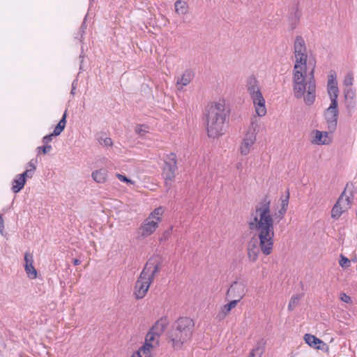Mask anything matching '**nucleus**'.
<instances>
[{
    "mask_svg": "<svg viewBox=\"0 0 357 357\" xmlns=\"http://www.w3.org/2000/svg\"><path fill=\"white\" fill-rule=\"evenodd\" d=\"M251 230L257 231V239L252 238L248 245V257L252 262H255L260 251L265 255L273 252L274 227L273 220L271 215V201L265 197L255 207L251 214V220L248 223Z\"/></svg>",
    "mask_w": 357,
    "mask_h": 357,
    "instance_id": "obj_1",
    "label": "nucleus"
},
{
    "mask_svg": "<svg viewBox=\"0 0 357 357\" xmlns=\"http://www.w3.org/2000/svg\"><path fill=\"white\" fill-rule=\"evenodd\" d=\"M230 114V107L224 99L212 102L206 108V125L207 135L210 138H218L227 131Z\"/></svg>",
    "mask_w": 357,
    "mask_h": 357,
    "instance_id": "obj_2",
    "label": "nucleus"
},
{
    "mask_svg": "<svg viewBox=\"0 0 357 357\" xmlns=\"http://www.w3.org/2000/svg\"><path fill=\"white\" fill-rule=\"evenodd\" d=\"M314 68L312 69L307 80L306 68H298L294 65L293 70V93L296 98H303L306 105H311L316 97V83L314 77Z\"/></svg>",
    "mask_w": 357,
    "mask_h": 357,
    "instance_id": "obj_3",
    "label": "nucleus"
},
{
    "mask_svg": "<svg viewBox=\"0 0 357 357\" xmlns=\"http://www.w3.org/2000/svg\"><path fill=\"white\" fill-rule=\"evenodd\" d=\"M161 261L158 257H151L146 263L135 282L133 296L136 300L143 298L155 276L160 272Z\"/></svg>",
    "mask_w": 357,
    "mask_h": 357,
    "instance_id": "obj_4",
    "label": "nucleus"
},
{
    "mask_svg": "<svg viewBox=\"0 0 357 357\" xmlns=\"http://www.w3.org/2000/svg\"><path fill=\"white\" fill-rule=\"evenodd\" d=\"M336 78V73L335 72H331L328 77L327 92L331 103L324 112V117L328 125V129L331 132L335 131L337 128L339 115L337 103L339 89Z\"/></svg>",
    "mask_w": 357,
    "mask_h": 357,
    "instance_id": "obj_5",
    "label": "nucleus"
},
{
    "mask_svg": "<svg viewBox=\"0 0 357 357\" xmlns=\"http://www.w3.org/2000/svg\"><path fill=\"white\" fill-rule=\"evenodd\" d=\"M195 324L188 317H180L167 333V338L175 349H179L192 337Z\"/></svg>",
    "mask_w": 357,
    "mask_h": 357,
    "instance_id": "obj_6",
    "label": "nucleus"
},
{
    "mask_svg": "<svg viewBox=\"0 0 357 357\" xmlns=\"http://www.w3.org/2000/svg\"><path fill=\"white\" fill-rule=\"evenodd\" d=\"M246 89L253 102L257 114L259 116H265L266 114V101L261 93L259 81L255 75L247 78Z\"/></svg>",
    "mask_w": 357,
    "mask_h": 357,
    "instance_id": "obj_7",
    "label": "nucleus"
},
{
    "mask_svg": "<svg viewBox=\"0 0 357 357\" xmlns=\"http://www.w3.org/2000/svg\"><path fill=\"white\" fill-rule=\"evenodd\" d=\"M164 165L162 176L164 179L165 186L168 192L174 182L176 174L178 170L177 157L174 153H169L164 156Z\"/></svg>",
    "mask_w": 357,
    "mask_h": 357,
    "instance_id": "obj_8",
    "label": "nucleus"
},
{
    "mask_svg": "<svg viewBox=\"0 0 357 357\" xmlns=\"http://www.w3.org/2000/svg\"><path fill=\"white\" fill-rule=\"evenodd\" d=\"M295 63L298 68H306L307 54L305 42L301 36L296 37L294 44Z\"/></svg>",
    "mask_w": 357,
    "mask_h": 357,
    "instance_id": "obj_9",
    "label": "nucleus"
},
{
    "mask_svg": "<svg viewBox=\"0 0 357 357\" xmlns=\"http://www.w3.org/2000/svg\"><path fill=\"white\" fill-rule=\"evenodd\" d=\"M257 132L254 128H249L243 139L240 146L241 153L247 155L251 149L252 146L256 141Z\"/></svg>",
    "mask_w": 357,
    "mask_h": 357,
    "instance_id": "obj_10",
    "label": "nucleus"
},
{
    "mask_svg": "<svg viewBox=\"0 0 357 357\" xmlns=\"http://www.w3.org/2000/svg\"><path fill=\"white\" fill-rule=\"evenodd\" d=\"M246 292V285L242 282H234L228 289L226 296L229 298L241 301Z\"/></svg>",
    "mask_w": 357,
    "mask_h": 357,
    "instance_id": "obj_11",
    "label": "nucleus"
},
{
    "mask_svg": "<svg viewBox=\"0 0 357 357\" xmlns=\"http://www.w3.org/2000/svg\"><path fill=\"white\" fill-rule=\"evenodd\" d=\"M24 271L27 275V277L31 279H36L37 278V270L33 266V256L31 253L26 252L24 254Z\"/></svg>",
    "mask_w": 357,
    "mask_h": 357,
    "instance_id": "obj_12",
    "label": "nucleus"
},
{
    "mask_svg": "<svg viewBox=\"0 0 357 357\" xmlns=\"http://www.w3.org/2000/svg\"><path fill=\"white\" fill-rule=\"evenodd\" d=\"M158 227V222H155L153 220H150V218H146L139 227V230L140 231L142 236L148 237L156 230Z\"/></svg>",
    "mask_w": 357,
    "mask_h": 357,
    "instance_id": "obj_13",
    "label": "nucleus"
},
{
    "mask_svg": "<svg viewBox=\"0 0 357 357\" xmlns=\"http://www.w3.org/2000/svg\"><path fill=\"white\" fill-rule=\"evenodd\" d=\"M302 15L301 10L299 8L298 3H297L291 9L288 19V24L291 30L295 29L299 24L300 19Z\"/></svg>",
    "mask_w": 357,
    "mask_h": 357,
    "instance_id": "obj_14",
    "label": "nucleus"
},
{
    "mask_svg": "<svg viewBox=\"0 0 357 357\" xmlns=\"http://www.w3.org/2000/svg\"><path fill=\"white\" fill-rule=\"evenodd\" d=\"M346 191L344 196L343 208L349 209L351 208L354 194L357 192V188H355L352 183H347L343 192Z\"/></svg>",
    "mask_w": 357,
    "mask_h": 357,
    "instance_id": "obj_15",
    "label": "nucleus"
},
{
    "mask_svg": "<svg viewBox=\"0 0 357 357\" xmlns=\"http://www.w3.org/2000/svg\"><path fill=\"white\" fill-rule=\"evenodd\" d=\"M345 195L346 191L342 192L332 208L331 217L334 219H338L345 211H347V209L343 208L342 204L344 202V196H345Z\"/></svg>",
    "mask_w": 357,
    "mask_h": 357,
    "instance_id": "obj_16",
    "label": "nucleus"
},
{
    "mask_svg": "<svg viewBox=\"0 0 357 357\" xmlns=\"http://www.w3.org/2000/svg\"><path fill=\"white\" fill-rule=\"evenodd\" d=\"M195 77V73L191 69L185 70L182 74L181 78L176 82L178 89H181L184 86L189 84Z\"/></svg>",
    "mask_w": 357,
    "mask_h": 357,
    "instance_id": "obj_17",
    "label": "nucleus"
},
{
    "mask_svg": "<svg viewBox=\"0 0 357 357\" xmlns=\"http://www.w3.org/2000/svg\"><path fill=\"white\" fill-rule=\"evenodd\" d=\"M169 325V320L167 317H162L158 319L151 328L155 334L161 335Z\"/></svg>",
    "mask_w": 357,
    "mask_h": 357,
    "instance_id": "obj_18",
    "label": "nucleus"
},
{
    "mask_svg": "<svg viewBox=\"0 0 357 357\" xmlns=\"http://www.w3.org/2000/svg\"><path fill=\"white\" fill-rule=\"evenodd\" d=\"M312 142L319 145H326L331 142V139L328 137V134L327 132L315 130Z\"/></svg>",
    "mask_w": 357,
    "mask_h": 357,
    "instance_id": "obj_19",
    "label": "nucleus"
},
{
    "mask_svg": "<svg viewBox=\"0 0 357 357\" xmlns=\"http://www.w3.org/2000/svg\"><path fill=\"white\" fill-rule=\"evenodd\" d=\"M304 340L309 346L317 349H321L320 347L321 344L323 346L325 345L322 340L311 334H305L304 336Z\"/></svg>",
    "mask_w": 357,
    "mask_h": 357,
    "instance_id": "obj_20",
    "label": "nucleus"
},
{
    "mask_svg": "<svg viewBox=\"0 0 357 357\" xmlns=\"http://www.w3.org/2000/svg\"><path fill=\"white\" fill-rule=\"evenodd\" d=\"M107 171L105 168H102L93 172L91 176L93 179L99 183H103L106 181Z\"/></svg>",
    "mask_w": 357,
    "mask_h": 357,
    "instance_id": "obj_21",
    "label": "nucleus"
},
{
    "mask_svg": "<svg viewBox=\"0 0 357 357\" xmlns=\"http://www.w3.org/2000/svg\"><path fill=\"white\" fill-rule=\"evenodd\" d=\"M26 179L21 174H18L13 181L12 190L14 193L19 192L24 186Z\"/></svg>",
    "mask_w": 357,
    "mask_h": 357,
    "instance_id": "obj_22",
    "label": "nucleus"
},
{
    "mask_svg": "<svg viewBox=\"0 0 357 357\" xmlns=\"http://www.w3.org/2000/svg\"><path fill=\"white\" fill-rule=\"evenodd\" d=\"M66 118H67V110H66L62 116L61 119L57 123L52 134L54 136H59L64 130L66 125Z\"/></svg>",
    "mask_w": 357,
    "mask_h": 357,
    "instance_id": "obj_23",
    "label": "nucleus"
},
{
    "mask_svg": "<svg viewBox=\"0 0 357 357\" xmlns=\"http://www.w3.org/2000/svg\"><path fill=\"white\" fill-rule=\"evenodd\" d=\"M164 208L162 206L155 208L149 215L147 218L153 220L159 224L162 221V216L164 213Z\"/></svg>",
    "mask_w": 357,
    "mask_h": 357,
    "instance_id": "obj_24",
    "label": "nucleus"
},
{
    "mask_svg": "<svg viewBox=\"0 0 357 357\" xmlns=\"http://www.w3.org/2000/svg\"><path fill=\"white\" fill-rule=\"evenodd\" d=\"M159 338L160 335L155 334V333L150 328L145 337V342L151 343L158 347L159 345Z\"/></svg>",
    "mask_w": 357,
    "mask_h": 357,
    "instance_id": "obj_25",
    "label": "nucleus"
},
{
    "mask_svg": "<svg viewBox=\"0 0 357 357\" xmlns=\"http://www.w3.org/2000/svg\"><path fill=\"white\" fill-rule=\"evenodd\" d=\"M176 12L178 15H185L188 13V5L186 2L178 0L174 3Z\"/></svg>",
    "mask_w": 357,
    "mask_h": 357,
    "instance_id": "obj_26",
    "label": "nucleus"
},
{
    "mask_svg": "<svg viewBox=\"0 0 357 357\" xmlns=\"http://www.w3.org/2000/svg\"><path fill=\"white\" fill-rule=\"evenodd\" d=\"M301 298V295L300 294H296L294 295L288 305V310L289 311H293L296 305H298L300 299Z\"/></svg>",
    "mask_w": 357,
    "mask_h": 357,
    "instance_id": "obj_27",
    "label": "nucleus"
},
{
    "mask_svg": "<svg viewBox=\"0 0 357 357\" xmlns=\"http://www.w3.org/2000/svg\"><path fill=\"white\" fill-rule=\"evenodd\" d=\"M230 310H229L226 306L224 305L221 307L219 312L217 314L215 319L220 321L226 318V317L229 314Z\"/></svg>",
    "mask_w": 357,
    "mask_h": 357,
    "instance_id": "obj_28",
    "label": "nucleus"
},
{
    "mask_svg": "<svg viewBox=\"0 0 357 357\" xmlns=\"http://www.w3.org/2000/svg\"><path fill=\"white\" fill-rule=\"evenodd\" d=\"M86 29V22L84 21L82 23V24L79 29L78 33H77L75 38L79 40L82 42L83 40V36L85 33Z\"/></svg>",
    "mask_w": 357,
    "mask_h": 357,
    "instance_id": "obj_29",
    "label": "nucleus"
},
{
    "mask_svg": "<svg viewBox=\"0 0 357 357\" xmlns=\"http://www.w3.org/2000/svg\"><path fill=\"white\" fill-rule=\"evenodd\" d=\"M98 140L100 144L104 146H112L113 145L112 139L110 137H100Z\"/></svg>",
    "mask_w": 357,
    "mask_h": 357,
    "instance_id": "obj_30",
    "label": "nucleus"
},
{
    "mask_svg": "<svg viewBox=\"0 0 357 357\" xmlns=\"http://www.w3.org/2000/svg\"><path fill=\"white\" fill-rule=\"evenodd\" d=\"M344 96L345 100L354 99L355 98V91L351 88H346L344 90Z\"/></svg>",
    "mask_w": 357,
    "mask_h": 357,
    "instance_id": "obj_31",
    "label": "nucleus"
},
{
    "mask_svg": "<svg viewBox=\"0 0 357 357\" xmlns=\"http://www.w3.org/2000/svg\"><path fill=\"white\" fill-rule=\"evenodd\" d=\"M172 230L173 226H170L167 229L165 230L160 238V241L162 242L167 240L172 235Z\"/></svg>",
    "mask_w": 357,
    "mask_h": 357,
    "instance_id": "obj_32",
    "label": "nucleus"
},
{
    "mask_svg": "<svg viewBox=\"0 0 357 357\" xmlns=\"http://www.w3.org/2000/svg\"><path fill=\"white\" fill-rule=\"evenodd\" d=\"M52 147L51 145H46L44 144V146H38L37 148L38 150V154L43 153V154H47L52 150Z\"/></svg>",
    "mask_w": 357,
    "mask_h": 357,
    "instance_id": "obj_33",
    "label": "nucleus"
},
{
    "mask_svg": "<svg viewBox=\"0 0 357 357\" xmlns=\"http://www.w3.org/2000/svg\"><path fill=\"white\" fill-rule=\"evenodd\" d=\"M137 352H140V355H142L143 357H151V351L145 345L140 347Z\"/></svg>",
    "mask_w": 357,
    "mask_h": 357,
    "instance_id": "obj_34",
    "label": "nucleus"
},
{
    "mask_svg": "<svg viewBox=\"0 0 357 357\" xmlns=\"http://www.w3.org/2000/svg\"><path fill=\"white\" fill-rule=\"evenodd\" d=\"M354 77L351 73H348L344 79V84L347 88L350 87L353 84Z\"/></svg>",
    "mask_w": 357,
    "mask_h": 357,
    "instance_id": "obj_35",
    "label": "nucleus"
},
{
    "mask_svg": "<svg viewBox=\"0 0 357 357\" xmlns=\"http://www.w3.org/2000/svg\"><path fill=\"white\" fill-rule=\"evenodd\" d=\"M146 128H147V127L144 125H138L135 128V132L140 136H143L148 132Z\"/></svg>",
    "mask_w": 357,
    "mask_h": 357,
    "instance_id": "obj_36",
    "label": "nucleus"
},
{
    "mask_svg": "<svg viewBox=\"0 0 357 357\" xmlns=\"http://www.w3.org/2000/svg\"><path fill=\"white\" fill-rule=\"evenodd\" d=\"M339 264L342 267L347 268L350 266V261L347 257L341 255V259H340Z\"/></svg>",
    "mask_w": 357,
    "mask_h": 357,
    "instance_id": "obj_37",
    "label": "nucleus"
},
{
    "mask_svg": "<svg viewBox=\"0 0 357 357\" xmlns=\"http://www.w3.org/2000/svg\"><path fill=\"white\" fill-rule=\"evenodd\" d=\"M37 164L38 160L36 158H33L27 163L26 169L36 170Z\"/></svg>",
    "mask_w": 357,
    "mask_h": 357,
    "instance_id": "obj_38",
    "label": "nucleus"
},
{
    "mask_svg": "<svg viewBox=\"0 0 357 357\" xmlns=\"http://www.w3.org/2000/svg\"><path fill=\"white\" fill-rule=\"evenodd\" d=\"M241 301H238L237 299L233 298L230 302L225 304V305L229 310H231L233 308H234L236 305L240 302Z\"/></svg>",
    "mask_w": 357,
    "mask_h": 357,
    "instance_id": "obj_39",
    "label": "nucleus"
},
{
    "mask_svg": "<svg viewBox=\"0 0 357 357\" xmlns=\"http://www.w3.org/2000/svg\"><path fill=\"white\" fill-rule=\"evenodd\" d=\"M241 301H238L237 299L233 298L230 302L225 304V305L229 310H231L233 308H234L236 305L240 302Z\"/></svg>",
    "mask_w": 357,
    "mask_h": 357,
    "instance_id": "obj_40",
    "label": "nucleus"
},
{
    "mask_svg": "<svg viewBox=\"0 0 357 357\" xmlns=\"http://www.w3.org/2000/svg\"><path fill=\"white\" fill-rule=\"evenodd\" d=\"M340 299L342 301V302H344L346 303H352V300H351V298L346 294L345 293H341L340 295Z\"/></svg>",
    "mask_w": 357,
    "mask_h": 357,
    "instance_id": "obj_41",
    "label": "nucleus"
},
{
    "mask_svg": "<svg viewBox=\"0 0 357 357\" xmlns=\"http://www.w3.org/2000/svg\"><path fill=\"white\" fill-rule=\"evenodd\" d=\"M36 170L26 169L25 172H24L22 174H20L23 177L26 179V178H32Z\"/></svg>",
    "mask_w": 357,
    "mask_h": 357,
    "instance_id": "obj_42",
    "label": "nucleus"
},
{
    "mask_svg": "<svg viewBox=\"0 0 357 357\" xmlns=\"http://www.w3.org/2000/svg\"><path fill=\"white\" fill-rule=\"evenodd\" d=\"M116 176L119 178V180H120L122 182H125L126 183H130V184L133 183V182L130 178H128L127 176H126L125 175H123L121 174H116Z\"/></svg>",
    "mask_w": 357,
    "mask_h": 357,
    "instance_id": "obj_43",
    "label": "nucleus"
},
{
    "mask_svg": "<svg viewBox=\"0 0 357 357\" xmlns=\"http://www.w3.org/2000/svg\"><path fill=\"white\" fill-rule=\"evenodd\" d=\"M289 193L287 192V195L284 199H282L281 207L282 208V211L287 210L288 204H289Z\"/></svg>",
    "mask_w": 357,
    "mask_h": 357,
    "instance_id": "obj_44",
    "label": "nucleus"
},
{
    "mask_svg": "<svg viewBox=\"0 0 357 357\" xmlns=\"http://www.w3.org/2000/svg\"><path fill=\"white\" fill-rule=\"evenodd\" d=\"M53 137H54V135L52 133L45 135L42 139L43 143L46 145H50L49 144L52 141Z\"/></svg>",
    "mask_w": 357,
    "mask_h": 357,
    "instance_id": "obj_45",
    "label": "nucleus"
},
{
    "mask_svg": "<svg viewBox=\"0 0 357 357\" xmlns=\"http://www.w3.org/2000/svg\"><path fill=\"white\" fill-rule=\"evenodd\" d=\"M346 107L348 109H354L356 105L354 99L345 100Z\"/></svg>",
    "mask_w": 357,
    "mask_h": 357,
    "instance_id": "obj_46",
    "label": "nucleus"
},
{
    "mask_svg": "<svg viewBox=\"0 0 357 357\" xmlns=\"http://www.w3.org/2000/svg\"><path fill=\"white\" fill-rule=\"evenodd\" d=\"M287 210L282 211V208L281 207L280 209L278 211V218L281 220L283 218L284 214L286 213Z\"/></svg>",
    "mask_w": 357,
    "mask_h": 357,
    "instance_id": "obj_47",
    "label": "nucleus"
},
{
    "mask_svg": "<svg viewBox=\"0 0 357 357\" xmlns=\"http://www.w3.org/2000/svg\"><path fill=\"white\" fill-rule=\"evenodd\" d=\"M260 351L259 354H262V352H263V349H261L259 347H257V348H255V349H253L251 351V352H250V356L254 357V356H255V353H256V352H258V351Z\"/></svg>",
    "mask_w": 357,
    "mask_h": 357,
    "instance_id": "obj_48",
    "label": "nucleus"
},
{
    "mask_svg": "<svg viewBox=\"0 0 357 357\" xmlns=\"http://www.w3.org/2000/svg\"><path fill=\"white\" fill-rule=\"evenodd\" d=\"M4 230V221L2 215L0 214V233L2 234Z\"/></svg>",
    "mask_w": 357,
    "mask_h": 357,
    "instance_id": "obj_49",
    "label": "nucleus"
},
{
    "mask_svg": "<svg viewBox=\"0 0 357 357\" xmlns=\"http://www.w3.org/2000/svg\"><path fill=\"white\" fill-rule=\"evenodd\" d=\"M144 345L146 346V347L147 349H149L151 351H152V350L153 349V348L156 347V346H155L154 344H151V343H149V342H144Z\"/></svg>",
    "mask_w": 357,
    "mask_h": 357,
    "instance_id": "obj_50",
    "label": "nucleus"
},
{
    "mask_svg": "<svg viewBox=\"0 0 357 357\" xmlns=\"http://www.w3.org/2000/svg\"><path fill=\"white\" fill-rule=\"evenodd\" d=\"M81 264V261L78 259H73V265L74 266H77V265H79Z\"/></svg>",
    "mask_w": 357,
    "mask_h": 357,
    "instance_id": "obj_51",
    "label": "nucleus"
},
{
    "mask_svg": "<svg viewBox=\"0 0 357 357\" xmlns=\"http://www.w3.org/2000/svg\"><path fill=\"white\" fill-rule=\"evenodd\" d=\"M131 357H143L142 355H140V352L135 351Z\"/></svg>",
    "mask_w": 357,
    "mask_h": 357,
    "instance_id": "obj_52",
    "label": "nucleus"
},
{
    "mask_svg": "<svg viewBox=\"0 0 357 357\" xmlns=\"http://www.w3.org/2000/svg\"><path fill=\"white\" fill-rule=\"evenodd\" d=\"M74 91H75V87H74V83H73V89L71 90V93L74 94Z\"/></svg>",
    "mask_w": 357,
    "mask_h": 357,
    "instance_id": "obj_53",
    "label": "nucleus"
},
{
    "mask_svg": "<svg viewBox=\"0 0 357 357\" xmlns=\"http://www.w3.org/2000/svg\"><path fill=\"white\" fill-rule=\"evenodd\" d=\"M93 0H91V1H93Z\"/></svg>",
    "mask_w": 357,
    "mask_h": 357,
    "instance_id": "obj_54",
    "label": "nucleus"
}]
</instances>
